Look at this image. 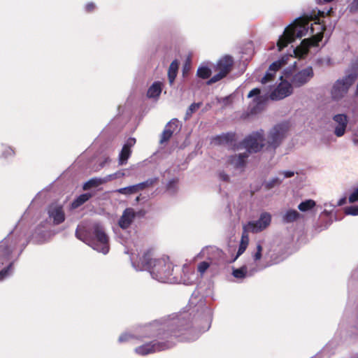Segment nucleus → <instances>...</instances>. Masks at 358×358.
Instances as JSON below:
<instances>
[{
    "mask_svg": "<svg viewBox=\"0 0 358 358\" xmlns=\"http://www.w3.org/2000/svg\"><path fill=\"white\" fill-rule=\"evenodd\" d=\"M139 201H140V196H137V197L136 198V202H138Z\"/></svg>",
    "mask_w": 358,
    "mask_h": 358,
    "instance_id": "obj_55",
    "label": "nucleus"
},
{
    "mask_svg": "<svg viewBox=\"0 0 358 358\" xmlns=\"http://www.w3.org/2000/svg\"><path fill=\"white\" fill-rule=\"evenodd\" d=\"M76 236L78 239L91 246L92 235L88 230L84 227L77 228L76 231Z\"/></svg>",
    "mask_w": 358,
    "mask_h": 358,
    "instance_id": "obj_19",
    "label": "nucleus"
},
{
    "mask_svg": "<svg viewBox=\"0 0 358 358\" xmlns=\"http://www.w3.org/2000/svg\"><path fill=\"white\" fill-rule=\"evenodd\" d=\"M178 182V180L177 178H173V179L171 180L168 182V184H167V185H166V189H167L168 190H171V189H174V188L176 187V185H177Z\"/></svg>",
    "mask_w": 358,
    "mask_h": 358,
    "instance_id": "obj_46",
    "label": "nucleus"
},
{
    "mask_svg": "<svg viewBox=\"0 0 358 358\" xmlns=\"http://www.w3.org/2000/svg\"><path fill=\"white\" fill-rule=\"evenodd\" d=\"M296 62H294V66H296Z\"/></svg>",
    "mask_w": 358,
    "mask_h": 358,
    "instance_id": "obj_59",
    "label": "nucleus"
},
{
    "mask_svg": "<svg viewBox=\"0 0 358 358\" xmlns=\"http://www.w3.org/2000/svg\"><path fill=\"white\" fill-rule=\"evenodd\" d=\"M271 221V215L268 213H264L260 215L257 221L249 222L248 224L244 227V229L253 233H257L266 229L270 224Z\"/></svg>",
    "mask_w": 358,
    "mask_h": 358,
    "instance_id": "obj_10",
    "label": "nucleus"
},
{
    "mask_svg": "<svg viewBox=\"0 0 358 358\" xmlns=\"http://www.w3.org/2000/svg\"><path fill=\"white\" fill-rule=\"evenodd\" d=\"M343 201H345V199H343V201H341L339 202V204H340V205H341V204H342V203H343Z\"/></svg>",
    "mask_w": 358,
    "mask_h": 358,
    "instance_id": "obj_57",
    "label": "nucleus"
},
{
    "mask_svg": "<svg viewBox=\"0 0 358 358\" xmlns=\"http://www.w3.org/2000/svg\"><path fill=\"white\" fill-rule=\"evenodd\" d=\"M135 217H136V213L133 208H126L124 210L122 215L120 218V220L118 222L119 226L122 229H127L132 223Z\"/></svg>",
    "mask_w": 358,
    "mask_h": 358,
    "instance_id": "obj_18",
    "label": "nucleus"
},
{
    "mask_svg": "<svg viewBox=\"0 0 358 358\" xmlns=\"http://www.w3.org/2000/svg\"><path fill=\"white\" fill-rule=\"evenodd\" d=\"M220 179L224 182H229V176L224 173V171L220 172L219 173Z\"/></svg>",
    "mask_w": 358,
    "mask_h": 358,
    "instance_id": "obj_50",
    "label": "nucleus"
},
{
    "mask_svg": "<svg viewBox=\"0 0 358 358\" xmlns=\"http://www.w3.org/2000/svg\"><path fill=\"white\" fill-rule=\"evenodd\" d=\"M154 250L150 248L143 251L141 254L138 255L136 259L132 257L133 264L141 270H148L151 268L153 264L154 259Z\"/></svg>",
    "mask_w": 358,
    "mask_h": 358,
    "instance_id": "obj_9",
    "label": "nucleus"
},
{
    "mask_svg": "<svg viewBox=\"0 0 358 358\" xmlns=\"http://www.w3.org/2000/svg\"><path fill=\"white\" fill-rule=\"evenodd\" d=\"M248 235H244V234L242 235L241 241L238 247V250L237 252L236 257L242 255L246 250L248 245Z\"/></svg>",
    "mask_w": 358,
    "mask_h": 358,
    "instance_id": "obj_29",
    "label": "nucleus"
},
{
    "mask_svg": "<svg viewBox=\"0 0 358 358\" xmlns=\"http://www.w3.org/2000/svg\"><path fill=\"white\" fill-rule=\"evenodd\" d=\"M343 201H345V199H343V201H341L339 202V204H340V205H341V204H342V203H343Z\"/></svg>",
    "mask_w": 358,
    "mask_h": 358,
    "instance_id": "obj_56",
    "label": "nucleus"
},
{
    "mask_svg": "<svg viewBox=\"0 0 358 358\" xmlns=\"http://www.w3.org/2000/svg\"><path fill=\"white\" fill-rule=\"evenodd\" d=\"M135 143H136V138H129L127 139V142L123 145V147L131 150V148L135 145Z\"/></svg>",
    "mask_w": 358,
    "mask_h": 358,
    "instance_id": "obj_44",
    "label": "nucleus"
},
{
    "mask_svg": "<svg viewBox=\"0 0 358 358\" xmlns=\"http://www.w3.org/2000/svg\"><path fill=\"white\" fill-rule=\"evenodd\" d=\"M134 187L137 193L146 189L143 182L134 185Z\"/></svg>",
    "mask_w": 358,
    "mask_h": 358,
    "instance_id": "obj_49",
    "label": "nucleus"
},
{
    "mask_svg": "<svg viewBox=\"0 0 358 358\" xmlns=\"http://www.w3.org/2000/svg\"><path fill=\"white\" fill-rule=\"evenodd\" d=\"M313 70L312 67L309 66L293 75L290 78V81L293 86L299 87L307 83L313 77Z\"/></svg>",
    "mask_w": 358,
    "mask_h": 358,
    "instance_id": "obj_11",
    "label": "nucleus"
},
{
    "mask_svg": "<svg viewBox=\"0 0 358 358\" xmlns=\"http://www.w3.org/2000/svg\"><path fill=\"white\" fill-rule=\"evenodd\" d=\"M131 154V150L122 147L119 155V164L123 165L127 164L128 159Z\"/></svg>",
    "mask_w": 358,
    "mask_h": 358,
    "instance_id": "obj_26",
    "label": "nucleus"
},
{
    "mask_svg": "<svg viewBox=\"0 0 358 358\" xmlns=\"http://www.w3.org/2000/svg\"><path fill=\"white\" fill-rule=\"evenodd\" d=\"M287 131V125L286 124H278L274 126L268 135L266 150H275L278 148L285 138Z\"/></svg>",
    "mask_w": 358,
    "mask_h": 358,
    "instance_id": "obj_8",
    "label": "nucleus"
},
{
    "mask_svg": "<svg viewBox=\"0 0 358 358\" xmlns=\"http://www.w3.org/2000/svg\"><path fill=\"white\" fill-rule=\"evenodd\" d=\"M264 141V131L260 130L252 132L251 134L246 136L241 142V145L247 150L245 152L248 154L257 153L266 146Z\"/></svg>",
    "mask_w": 358,
    "mask_h": 358,
    "instance_id": "obj_6",
    "label": "nucleus"
},
{
    "mask_svg": "<svg viewBox=\"0 0 358 358\" xmlns=\"http://www.w3.org/2000/svg\"><path fill=\"white\" fill-rule=\"evenodd\" d=\"M248 157V153L245 152L239 155L229 156L227 159V164L231 165L236 169L244 168L246 164V159Z\"/></svg>",
    "mask_w": 358,
    "mask_h": 358,
    "instance_id": "obj_15",
    "label": "nucleus"
},
{
    "mask_svg": "<svg viewBox=\"0 0 358 358\" xmlns=\"http://www.w3.org/2000/svg\"><path fill=\"white\" fill-rule=\"evenodd\" d=\"M95 8H96V5L93 2L87 3L85 6V9L87 13H92L95 10Z\"/></svg>",
    "mask_w": 358,
    "mask_h": 358,
    "instance_id": "obj_45",
    "label": "nucleus"
},
{
    "mask_svg": "<svg viewBox=\"0 0 358 358\" xmlns=\"http://www.w3.org/2000/svg\"><path fill=\"white\" fill-rule=\"evenodd\" d=\"M12 265L13 264L10 263L6 268L0 271V280H3L5 277H6L8 275L9 271L12 267Z\"/></svg>",
    "mask_w": 358,
    "mask_h": 358,
    "instance_id": "obj_41",
    "label": "nucleus"
},
{
    "mask_svg": "<svg viewBox=\"0 0 358 358\" xmlns=\"http://www.w3.org/2000/svg\"><path fill=\"white\" fill-rule=\"evenodd\" d=\"M125 176V173L123 170L118 171L114 173L109 174L103 178V179L106 180V183L116 180L117 178H123Z\"/></svg>",
    "mask_w": 358,
    "mask_h": 358,
    "instance_id": "obj_33",
    "label": "nucleus"
},
{
    "mask_svg": "<svg viewBox=\"0 0 358 358\" xmlns=\"http://www.w3.org/2000/svg\"><path fill=\"white\" fill-rule=\"evenodd\" d=\"M285 178H291L294 176V172L291 171H286L281 172Z\"/></svg>",
    "mask_w": 358,
    "mask_h": 358,
    "instance_id": "obj_51",
    "label": "nucleus"
},
{
    "mask_svg": "<svg viewBox=\"0 0 358 358\" xmlns=\"http://www.w3.org/2000/svg\"><path fill=\"white\" fill-rule=\"evenodd\" d=\"M316 206V203L313 199H307L304 201H302L299 206L298 208L299 210L302 212H306L309 210H311Z\"/></svg>",
    "mask_w": 358,
    "mask_h": 358,
    "instance_id": "obj_27",
    "label": "nucleus"
},
{
    "mask_svg": "<svg viewBox=\"0 0 358 358\" xmlns=\"http://www.w3.org/2000/svg\"><path fill=\"white\" fill-rule=\"evenodd\" d=\"M155 336L157 340L142 345L135 349L137 354L146 355L172 348L176 342L189 341L195 338V330L190 322L186 320H178L158 329Z\"/></svg>",
    "mask_w": 358,
    "mask_h": 358,
    "instance_id": "obj_2",
    "label": "nucleus"
},
{
    "mask_svg": "<svg viewBox=\"0 0 358 358\" xmlns=\"http://www.w3.org/2000/svg\"><path fill=\"white\" fill-rule=\"evenodd\" d=\"M232 274L236 278H244L247 274V267L243 266L239 268L234 269Z\"/></svg>",
    "mask_w": 358,
    "mask_h": 358,
    "instance_id": "obj_34",
    "label": "nucleus"
},
{
    "mask_svg": "<svg viewBox=\"0 0 358 358\" xmlns=\"http://www.w3.org/2000/svg\"><path fill=\"white\" fill-rule=\"evenodd\" d=\"M292 57V55H285L282 56L280 59L273 62L270 66L268 70L275 73L278 70H279L282 66L285 65L287 63V61L290 57Z\"/></svg>",
    "mask_w": 358,
    "mask_h": 358,
    "instance_id": "obj_20",
    "label": "nucleus"
},
{
    "mask_svg": "<svg viewBox=\"0 0 358 358\" xmlns=\"http://www.w3.org/2000/svg\"><path fill=\"white\" fill-rule=\"evenodd\" d=\"M213 142L217 145H233L234 143L236 142V133L228 132L216 136L213 138Z\"/></svg>",
    "mask_w": 358,
    "mask_h": 358,
    "instance_id": "obj_17",
    "label": "nucleus"
},
{
    "mask_svg": "<svg viewBox=\"0 0 358 358\" xmlns=\"http://www.w3.org/2000/svg\"><path fill=\"white\" fill-rule=\"evenodd\" d=\"M300 217V214L296 210H289L282 217V221L285 223H291L297 220Z\"/></svg>",
    "mask_w": 358,
    "mask_h": 358,
    "instance_id": "obj_25",
    "label": "nucleus"
},
{
    "mask_svg": "<svg viewBox=\"0 0 358 358\" xmlns=\"http://www.w3.org/2000/svg\"><path fill=\"white\" fill-rule=\"evenodd\" d=\"M149 272L153 278L160 282H172L176 280L175 277H172L173 265L169 257L154 259L153 264Z\"/></svg>",
    "mask_w": 358,
    "mask_h": 358,
    "instance_id": "obj_3",
    "label": "nucleus"
},
{
    "mask_svg": "<svg viewBox=\"0 0 358 358\" xmlns=\"http://www.w3.org/2000/svg\"><path fill=\"white\" fill-rule=\"evenodd\" d=\"M178 66L179 63L176 59L173 60L169 66L168 70V78L171 85L173 83L175 78L177 76Z\"/></svg>",
    "mask_w": 358,
    "mask_h": 358,
    "instance_id": "obj_21",
    "label": "nucleus"
},
{
    "mask_svg": "<svg viewBox=\"0 0 358 358\" xmlns=\"http://www.w3.org/2000/svg\"><path fill=\"white\" fill-rule=\"evenodd\" d=\"M262 246L261 244L257 245V252L253 255L255 261H258L262 258Z\"/></svg>",
    "mask_w": 358,
    "mask_h": 358,
    "instance_id": "obj_40",
    "label": "nucleus"
},
{
    "mask_svg": "<svg viewBox=\"0 0 358 358\" xmlns=\"http://www.w3.org/2000/svg\"><path fill=\"white\" fill-rule=\"evenodd\" d=\"M158 180H159V178L157 177H155V178H149L147 180L144 181L143 182L145 184V188L147 189V188L152 187L153 185L157 184Z\"/></svg>",
    "mask_w": 358,
    "mask_h": 358,
    "instance_id": "obj_39",
    "label": "nucleus"
},
{
    "mask_svg": "<svg viewBox=\"0 0 358 358\" xmlns=\"http://www.w3.org/2000/svg\"><path fill=\"white\" fill-rule=\"evenodd\" d=\"M333 120L337 124L334 130L335 135L338 137L343 136L348 122L347 115L345 114H337L333 117Z\"/></svg>",
    "mask_w": 358,
    "mask_h": 358,
    "instance_id": "obj_14",
    "label": "nucleus"
},
{
    "mask_svg": "<svg viewBox=\"0 0 358 358\" xmlns=\"http://www.w3.org/2000/svg\"><path fill=\"white\" fill-rule=\"evenodd\" d=\"M178 120L176 118L172 119L166 125L159 140V143L163 144L166 143L170 140L172 137L173 132L178 128Z\"/></svg>",
    "mask_w": 358,
    "mask_h": 358,
    "instance_id": "obj_16",
    "label": "nucleus"
},
{
    "mask_svg": "<svg viewBox=\"0 0 358 358\" xmlns=\"http://www.w3.org/2000/svg\"><path fill=\"white\" fill-rule=\"evenodd\" d=\"M343 201H345V199H343V201H341L339 202V204H340V205H341V204H342V203H343Z\"/></svg>",
    "mask_w": 358,
    "mask_h": 358,
    "instance_id": "obj_58",
    "label": "nucleus"
},
{
    "mask_svg": "<svg viewBox=\"0 0 358 358\" xmlns=\"http://www.w3.org/2000/svg\"><path fill=\"white\" fill-rule=\"evenodd\" d=\"M130 338H131V335L129 334H122L120 337H119V341L120 342H126V341H128L130 340Z\"/></svg>",
    "mask_w": 358,
    "mask_h": 358,
    "instance_id": "obj_48",
    "label": "nucleus"
},
{
    "mask_svg": "<svg viewBox=\"0 0 358 358\" xmlns=\"http://www.w3.org/2000/svg\"><path fill=\"white\" fill-rule=\"evenodd\" d=\"M211 69L207 66H200L197 69L196 75L199 78L202 79L209 78L211 75Z\"/></svg>",
    "mask_w": 358,
    "mask_h": 358,
    "instance_id": "obj_30",
    "label": "nucleus"
},
{
    "mask_svg": "<svg viewBox=\"0 0 358 358\" xmlns=\"http://www.w3.org/2000/svg\"><path fill=\"white\" fill-rule=\"evenodd\" d=\"M358 74L356 72L351 73L341 80H338L331 90L332 98L339 100L347 94L350 87L357 80Z\"/></svg>",
    "mask_w": 358,
    "mask_h": 358,
    "instance_id": "obj_7",
    "label": "nucleus"
},
{
    "mask_svg": "<svg viewBox=\"0 0 358 358\" xmlns=\"http://www.w3.org/2000/svg\"><path fill=\"white\" fill-rule=\"evenodd\" d=\"M291 74H292V73H291V71H290V70H289V71L286 70V71H285V77H286V78H287L290 77Z\"/></svg>",
    "mask_w": 358,
    "mask_h": 358,
    "instance_id": "obj_54",
    "label": "nucleus"
},
{
    "mask_svg": "<svg viewBox=\"0 0 358 358\" xmlns=\"http://www.w3.org/2000/svg\"><path fill=\"white\" fill-rule=\"evenodd\" d=\"M201 102L192 103L186 110L184 117L185 120H189L192 117V114L194 113L201 106Z\"/></svg>",
    "mask_w": 358,
    "mask_h": 358,
    "instance_id": "obj_28",
    "label": "nucleus"
},
{
    "mask_svg": "<svg viewBox=\"0 0 358 358\" xmlns=\"http://www.w3.org/2000/svg\"><path fill=\"white\" fill-rule=\"evenodd\" d=\"M110 162V158H109V157H107V158H106V159H105L103 162H101V163L100 164V166H101V167H103V166L105 165V164H106V163H108V162Z\"/></svg>",
    "mask_w": 358,
    "mask_h": 358,
    "instance_id": "obj_52",
    "label": "nucleus"
},
{
    "mask_svg": "<svg viewBox=\"0 0 358 358\" xmlns=\"http://www.w3.org/2000/svg\"><path fill=\"white\" fill-rule=\"evenodd\" d=\"M5 152H6L9 155H13L14 154V151L10 148H7L6 149Z\"/></svg>",
    "mask_w": 358,
    "mask_h": 358,
    "instance_id": "obj_53",
    "label": "nucleus"
},
{
    "mask_svg": "<svg viewBox=\"0 0 358 358\" xmlns=\"http://www.w3.org/2000/svg\"><path fill=\"white\" fill-rule=\"evenodd\" d=\"M234 61L231 56L224 55L221 57L213 66V71L217 72L208 81V85H212L225 78L233 69Z\"/></svg>",
    "mask_w": 358,
    "mask_h": 358,
    "instance_id": "obj_5",
    "label": "nucleus"
},
{
    "mask_svg": "<svg viewBox=\"0 0 358 358\" xmlns=\"http://www.w3.org/2000/svg\"><path fill=\"white\" fill-rule=\"evenodd\" d=\"M48 214L50 219L52 220L55 225L62 224L65 220V213L63 206L56 203H52L48 207Z\"/></svg>",
    "mask_w": 358,
    "mask_h": 358,
    "instance_id": "obj_12",
    "label": "nucleus"
},
{
    "mask_svg": "<svg viewBox=\"0 0 358 358\" xmlns=\"http://www.w3.org/2000/svg\"><path fill=\"white\" fill-rule=\"evenodd\" d=\"M275 77V73L271 71H268L265 76L262 78L261 83L262 84H266L268 82L273 80Z\"/></svg>",
    "mask_w": 358,
    "mask_h": 358,
    "instance_id": "obj_36",
    "label": "nucleus"
},
{
    "mask_svg": "<svg viewBox=\"0 0 358 358\" xmlns=\"http://www.w3.org/2000/svg\"><path fill=\"white\" fill-rule=\"evenodd\" d=\"M345 213L346 215H358V206H350L345 208Z\"/></svg>",
    "mask_w": 358,
    "mask_h": 358,
    "instance_id": "obj_37",
    "label": "nucleus"
},
{
    "mask_svg": "<svg viewBox=\"0 0 358 358\" xmlns=\"http://www.w3.org/2000/svg\"><path fill=\"white\" fill-rule=\"evenodd\" d=\"M261 92L260 89L259 88H254L248 94V98H251L253 96H255L254 99V102L257 104L260 103L262 101V96H259Z\"/></svg>",
    "mask_w": 358,
    "mask_h": 358,
    "instance_id": "obj_32",
    "label": "nucleus"
},
{
    "mask_svg": "<svg viewBox=\"0 0 358 358\" xmlns=\"http://www.w3.org/2000/svg\"><path fill=\"white\" fill-rule=\"evenodd\" d=\"M162 83L155 82L148 89L147 96L149 98L158 97L162 92Z\"/></svg>",
    "mask_w": 358,
    "mask_h": 358,
    "instance_id": "obj_22",
    "label": "nucleus"
},
{
    "mask_svg": "<svg viewBox=\"0 0 358 358\" xmlns=\"http://www.w3.org/2000/svg\"><path fill=\"white\" fill-rule=\"evenodd\" d=\"M115 192H117V193H119L121 194H124L126 196H129V195L134 194L137 193L136 190V187H134V185L117 189L115 190Z\"/></svg>",
    "mask_w": 358,
    "mask_h": 358,
    "instance_id": "obj_31",
    "label": "nucleus"
},
{
    "mask_svg": "<svg viewBox=\"0 0 358 358\" xmlns=\"http://www.w3.org/2000/svg\"><path fill=\"white\" fill-rule=\"evenodd\" d=\"M12 252L13 250L10 249L8 246L3 247V245H1V252L2 255L6 256V259H9Z\"/></svg>",
    "mask_w": 358,
    "mask_h": 358,
    "instance_id": "obj_42",
    "label": "nucleus"
},
{
    "mask_svg": "<svg viewBox=\"0 0 358 358\" xmlns=\"http://www.w3.org/2000/svg\"><path fill=\"white\" fill-rule=\"evenodd\" d=\"M92 196V195L90 193L80 194L71 203V208L73 209L78 208L87 201Z\"/></svg>",
    "mask_w": 358,
    "mask_h": 358,
    "instance_id": "obj_24",
    "label": "nucleus"
},
{
    "mask_svg": "<svg viewBox=\"0 0 358 358\" xmlns=\"http://www.w3.org/2000/svg\"><path fill=\"white\" fill-rule=\"evenodd\" d=\"M310 21L307 17H299L289 25L278 41V50L281 51L296 38L306 36L309 29L312 36L303 39L301 45L293 50L294 55L292 57L302 59L308 55L310 47L317 46L323 38L324 28L320 22H316L309 27Z\"/></svg>",
    "mask_w": 358,
    "mask_h": 358,
    "instance_id": "obj_1",
    "label": "nucleus"
},
{
    "mask_svg": "<svg viewBox=\"0 0 358 358\" xmlns=\"http://www.w3.org/2000/svg\"><path fill=\"white\" fill-rule=\"evenodd\" d=\"M292 83H281L277 88L271 93V99L280 100L288 96L292 92Z\"/></svg>",
    "mask_w": 358,
    "mask_h": 358,
    "instance_id": "obj_13",
    "label": "nucleus"
},
{
    "mask_svg": "<svg viewBox=\"0 0 358 358\" xmlns=\"http://www.w3.org/2000/svg\"><path fill=\"white\" fill-rule=\"evenodd\" d=\"M210 264L207 262H201L198 265V272L201 273V275H203L206 270L209 268Z\"/></svg>",
    "mask_w": 358,
    "mask_h": 358,
    "instance_id": "obj_38",
    "label": "nucleus"
},
{
    "mask_svg": "<svg viewBox=\"0 0 358 358\" xmlns=\"http://www.w3.org/2000/svg\"><path fill=\"white\" fill-rule=\"evenodd\" d=\"M91 247L103 254L109 251V238L105 232L104 228L100 224H94L92 227Z\"/></svg>",
    "mask_w": 358,
    "mask_h": 358,
    "instance_id": "obj_4",
    "label": "nucleus"
},
{
    "mask_svg": "<svg viewBox=\"0 0 358 358\" xmlns=\"http://www.w3.org/2000/svg\"><path fill=\"white\" fill-rule=\"evenodd\" d=\"M104 183H106V180L103 178H92L83 185V189L84 190H88Z\"/></svg>",
    "mask_w": 358,
    "mask_h": 358,
    "instance_id": "obj_23",
    "label": "nucleus"
},
{
    "mask_svg": "<svg viewBox=\"0 0 358 358\" xmlns=\"http://www.w3.org/2000/svg\"><path fill=\"white\" fill-rule=\"evenodd\" d=\"M358 201V187L356 188L349 196V202L354 203Z\"/></svg>",
    "mask_w": 358,
    "mask_h": 358,
    "instance_id": "obj_43",
    "label": "nucleus"
},
{
    "mask_svg": "<svg viewBox=\"0 0 358 358\" xmlns=\"http://www.w3.org/2000/svg\"><path fill=\"white\" fill-rule=\"evenodd\" d=\"M350 11L352 13L358 11V0H353L350 5Z\"/></svg>",
    "mask_w": 358,
    "mask_h": 358,
    "instance_id": "obj_47",
    "label": "nucleus"
},
{
    "mask_svg": "<svg viewBox=\"0 0 358 358\" xmlns=\"http://www.w3.org/2000/svg\"><path fill=\"white\" fill-rule=\"evenodd\" d=\"M282 182V180L278 178H272L271 180L268 181L265 183L264 187L266 189H271L275 186L280 185Z\"/></svg>",
    "mask_w": 358,
    "mask_h": 358,
    "instance_id": "obj_35",
    "label": "nucleus"
}]
</instances>
